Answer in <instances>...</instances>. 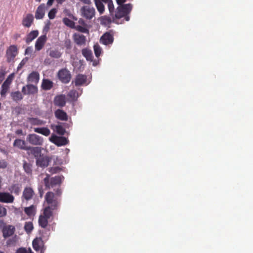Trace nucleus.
I'll return each instance as SVG.
<instances>
[{
	"label": "nucleus",
	"mask_w": 253,
	"mask_h": 253,
	"mask_svg": "<svg viewBox=\"0 0 253 253\" xmlns=\"http://www.w3.org/2000/svg\"><path fill=\"white\" fill-rule=\"evenodd\" d=\"M15 228L14 226L8 225L3 227L2 232L3 237L4 238H8L12 236L15 232Z\"/></svg>",
	"instance_id": "dca6fc26"
},
{
	"label": "nucleus",
	"mask_w": 253,
	"mask_h": 253,
	"mask_svg": "<svg viewBox=\"0 0 253 253\" xmlns=\"http://www.w3.org/2000/svg\"><path fill=\"white\" fill-rule=\"evenodd\" d=\"M23 168H24L25 172L27 173H30L32 172V169H31V168L30 165L27 163H24Z\"/></svg>",
	"instance_id": "09e8293b"
},
{
	"label": "nucleus",
	"mask_w": 253,
	"mask_h": 253,
	"mask_svg": "<svg viewBox=\"0 0 253 253\" xmlns=\"http://www.w3.org/2000/svg\"><path fill=\"white\" fill-rule=\"evenodd\" d=\"M20 34L16 33L14 35L13 38L14 40L16 41L18 39H19L20 37Z\"/></svg>",
	"instance_id": "13d9d810"
},
{
	"label": "nucleus",
	"mask_w": 253,
	"mask_h": 253,
	"mask_svg": "<svg viewBox=\"0 0 253 253\" xmlns=\"http://www.w3.org/2000/svg\"><path fill=\"white\" fill-rule=\"evenodd\" d=\"M49 55L54 58H59L62 55V53L57 49L51 50Z\"/></svg>",
	"instance_id": "58836bf2"
},
{
	"label": "nucleus",
	"mask_w": 253,
	"mask_h": 253,
	"mask_svg": "<svg viewBox=\"0 0 253 253\" xmlns=\"http://www.w3.org/2000/svg\"><path fill=\"white\" fill-rule=\"evenodd\" d=\"M60 170V169L58 167L54 168H50L49 169V171L51 173H56Z\"/></svg>",
	"instance_id": "3c124183"
},
{
	"label": "nucleus",
	"mask_w": 253,
	"mask_h": 253,
	"mask_svg": "<svg viewBox=\"0 0 253 253\" xmlns=\"http://www.w3.org/2000/svg\"><path fill=\"white\" fill-rule=\"evenodd\" d=\"M87 82V76L85 75L78 74L76 76L74 80L72 81V84H74L75 86H81Z\"/></svg>",
	"instance_id": "4468645a"
},
{
	"label": "nucleus",
	"mask_w": 253,
	"mask_h": 253,
	"mask_svg": "<svg viewBox=\"0 0 253 253\" xmlns=\"http://www.w3.org/2000/svg\"><path fill=\"white\" fill-rule=\"evenodd\" d=\"M26 126L28 127V124L31 126H42L45 123V122L39 119L38 118L28 117L27 118Z\"/></svg>",
	"instance_id": "2eb2a0df"
},
{
	"label": "nucleus",
	"mask_w": 253,
	"mask_h": 253,
	"mask_svg": "<svg viewBox=\"0 0 253 253\" xmlns=\"http://www.w3.org/2000/svg\"><path fill=\"white\" fill-rule=\"evenodd\" d=\"M34 227L32 222H26L24 225V229L27 233L29 234L33 230Z\"/></svg>",
	"instance_id": "a19ab883"
},
{
	"label": "nucleus",
	"mask_w": 253,
	"mask_h": 253,
	"mask_svg": "<svg viewBox=\"0 0 253 253\" xmlns=\"http://www.w3.org/2000/svg\"><path fill=\"white\" fill-rule=\"evenodd\" d=\"M45 202L47 206L43 209L47 210L48 211H51L53 213L54 211L58 209L60 205L61 200L52 192H48L45 195Z\"/></svg>",
	"instance_id": "f257e3e1"
},
{
	"label": "nucleus",
	"mask_w": 253,
	"mask_h": 253,
	"mask_svg": "<svg viewBox=\"0 0 253 253\" xmlns=\"http://www.w3.org/2000/svg\"><path fill=\"white\" fill-rule=\"evenodd\" d=\"M39 193L40 197H42L43 194V190L42 186H40L38 187Z\"/></svg>",
	"instance_id": "6e6d98bb"
},
{
	"label": "nucleus",
	"mask_w": 253,
	"mask_h": 253,
	"mask_svg": "<svg viewBox=\"0 0 253 253\" xmlns=\"http://www.w3.org/2000/svg\"><path fill=\"white\" fill-rule=\"evenodd\" d=\"M95 5L99 13L102 14L104 13L105 7L104 4L105 0H94Z\"/></svg>",
	"instance_id": "c756f323"
},
{
	"label": "nucleus",
	"mask_w": 253,
	"mask_h": 253,
	"mask_svg": "<svg viewBox=\"0 0 253 253\" xmlns=\"http://www.w3.org/2000/svg\"><path fill=\"white\" fill-rule=\"evenodd\" d=\"M4 74L1 72H0V83H1V82L3 81V79H4Z\"/></svg>",
	"instance_id": "052dcab7"
},
{
	"label": "nucleus",
	"mask_w": 253,
	"mask_h": 253,
	"mask_svg": "<svg viewBox=\"0 0 253 253\" xmlns=\"http://www.w3.org/2000/svg\"><path fill=\"white\" fill-rule=\"evenodd\" d=\"M65 0H56L57 2L59 4H62Z\"/></svg>",
	"instance_id": "69168bd1"
},
{
	"label": "nucleus",
	"mask_w": 253,
	"mask_h": 253,
	"mask_svg": "<svg viewBox=\"0 0 253 253\" xmlns=\"http://www.w3.org/2000/svg\"><path fill=\"white\" fill-rule=\"evenodd\" d=\"M62 194V191L60 188H58L56 191L55 193L54 194L57 196V197L59 198Z\"/></svg>",
	"instance_id": "5fc2aeb1"
},
{
	"label": "nucleus",
	"mask_w": 253,
	"mask_h": 253,
	"mask_svg": "<svg viewBox=\"0 0 253 253\" xmlns=\"http://www.w3.org/2000/svg\"><path fill=\"white\" fill-rule=\"evenodd\" d=\"M104 3L107 4V6L110 15L113 16L114 13V6L112 0H105Z\"/></svg>",
	"instance_id": "4c0bfd02"
},
{
	"label": "nucleus",
	"mask_w": 253,
	"mask_h": 253,
	"mask_svg": "<svg viewBox=\"0 0 253 253\" xmlns=\"http://www.w3.org/2000/svg\"><path fill=\"white\" fill-rule=\"evenodd\" d=\"M57 77L60 81L63 84L69 83L72 78V75L70 72L66 68L59 70L57 73Z\"/></svg>",
	"instance_id": "39448f33"
},
{
	"label": "nucleus",
	"mask_w": 253,
	"mask_h": 253,
	"mask_svg": "<svg viewBox=\"0 0 253 253\" xmlns=\"http://www.w3.org/2000/svg\"><path fill=\"white\" fill-rule=\"evenodd\" d=\"M54 0H48L47 2V5L48 6H50L52 5L53 3Z\"/></svg>",
	"instance_id": "680f3d73"
},
{
	"label": "nucleus",
	"mask_w": 253,
	"mask_h": 253,
	"mask_svg": "<svg viewBox=\"0 0 253 253\" xmlns=\"http://www.w3.org/2000/svg\"><path fill=\"white\" fill-rule=\"evenodd\" d=\"M74 42L78 45H83L85 44L86 37L82 35L75 33L73 36Z\"/></svg>",
	"instance_id": "f3484780"
},
{
	"label": "nucleus",
	"mask_w": 253,
	"mask_h": 253,
	"mask_svg": "<svg viewBox=\"0 0 253 253\" xmlns=\"http://www.w3.org/2000/svg\"><path fill=\"white\" fill-rule=\"evenodd\" d=\"M38 87L33 84H29L23 86L22 92L23 94H35L38 92Z\"/></svg>",
	"instance_id": "9d476101"
},
{
	"label": "nucleus",
	"mask_w": 253,
	"mask_h": 253,
	"mask_svg": "<svg viewBox=\"0 0 253 253\" xmlns=\"http://www.w3.org/2000/svg\"><path fill=\"white\" fill-rule=\"evenodd\" d=\"M11 193L18 195L21 191V186L19 184H13L8 188Z\"/></svg>",
	"instance_id": "a878e982"
},
{
	"label": "nucleus",
	"mask_w": 253,
	"mask_h": 253,
	"mask_svg": "<svg viewBox=\"0 0 253 253\" xmlns=\"http://www.w3.org/2000/svg\"><path fill=\"white\" fill-rule=\"evenodd\" d=\"M7 163L5 160L0 159V169H5L7 167Z\"/></svg>",
	"instance_id": "8fccbe9b"
},
{
	"label": "nucleus",
	"mask_w": 253,
	"mask_h": 253,
	"mask_svg": "<svg viewBox=\"0 0 253 253\" xmlns=\"http://www.w3.org/2000/svg\"><path fill=\"white\" fill-rule=\"evenodd\" d=\"M14 197L8 192H0V202L4 203H12Z\"/></svg>",
	"instance_id": "9b49d317"
},
{
	"label": "nucleus",
	"mask_w": 253,
	"mask_h": 253,
	"mask_svg": "<svg viewBox=\"0 0 253 253\" xmlns=\"http://www.w3.org/2000/svg\"><path fill=\"white\" fill-rule=\"evenodd\" d=\"M27 59H23L21 62L19 64L18 66V67H17V69L18 70H19L20 69H21V68H22V67L26 64V62L27 61Z\"/></svg>",
	"instance_id": "864d4df0"
},
{
	"label": "nucleus",
	"mask_w": 253,
	"mask_h": 253,
	"mask_svg": "<svg viewBox=\"0 0 253 253\" xmlns=\"http://www.w3.org/2000/svg\"><path fill=\"white\" fill-rule=\"evenodd\" d=\"M47 40L45 35H42L38 38L35 43V49L38 51L41 50L43 47Z\"/></svg>",
	"instance_id": "aec40b11"
},
{
	"label": "nucleus",
	"mask_w": 253,
	"mask_h": 253,
	"mask_svg": "<svg viewBox=\"0 0 253 253\" xmlns=\"http://www.w3.org/2000/svg\"><path fill=\"white\" fill-rule=\"evenodd\" d=\"M28 250H27L26 248L23 247L18 249L16 251V253H28Z\"/></svg>",
	"instance_id": "603ef678"
},
{
	"label": "nucleus",
	"mask_w": 253,
	"mask_h": 253,
	"mask_svg": "<svg viewBox=\"0 0 253 253\" xmlns=\"http://www.w3.org/2000/svg\"><path fill=\"white\" fill-rule=\"evenodd\" d=\"M68 96L72 100H76L79 97V93L76 90L72 89L69 92Z\"/></svg>",
	"instance_id": "ea45409f"
},
{
	"label": "nucleus",
	"mask_w": 253,
	"mask_h": 253,
	"mask_svg": "<svg viewBox=\"0 0 253 253\" xmlns=\"http://www.w3.org/2000/svg\"><path fill=\"white\" fill-rule=\"evenodd\" d=\"M31 50V49L30 47H27L25 50V54H28L29 51Z\"/></svg>",
	"instance_id": "0e129e2a"
},
{
	"label": "nucleus",
	"mask_w": 253,
	"mask_h": 253,
	"mask_svg": "<svg viewBox=\"0 0 253 253\" xmlns=\"http://www.w3.org/2000/svg\"><path fill=\"white\" fill-rule=\"evenodd\" d=\"M55 117L61 121H66L68 117L67 113L62 110L57 109L54 112Z\"/></svg>",
	"instance_id": "b1692460"
},
{
	"label": "nucleus",
	"mask_w": 253,
	"mask_h": 253,
	"mask_svg": "<svg viewBox=\"0 0 253 253\" xmlns=\"http://www.w3.org/2000/svg\"><path fill=\"white\" fill-rule=\"evenodd\" d=\"M28 253H34L32 252V251L31 250V249L30 248H29Z\"/></svg>",
	"instance_id": "338daca9"
},
{
	"label": "nucleus",
	"mask_w": 253,
	"mask_h": 253,
	"mask_svg": "<svg viewBox=\"0 0 253 253\" xmlns=\"http://www.w3.org/2000/svg\"><path fill=\"white\" fill-rule=\"evenodd\" d=\"M46 9L45 5L44 3L41 4L37 8L35 12V18L37 19H42L45 14Z\"/></svg>",
	"instance_id": "6ab92c4d"
},
{
	"label": "nucleus",
	"mask_w": 253,
	"mask_h": 253,
	"mask_svg": "<svg viewBox=\"0 0 253 253\" xmlns=\"http://www.w3.org/2000/svg\"><path fill=\"white\" fill-rule=\"evenodd\" d=\"M18 53V48L15 45H10L6 51L5 56L6 61L8 63H11L14 61V59Z\"/></svg>",
	"instance_id": "6e6552de"
},
{
	"label": "nucleus",
	"mask_w": 253,
	"mask_h": 253,
	"mask_svg": "<svg viewBox=\"0 0 253 253\" xmlns=\"http://www.w3.org/2000/svg\"><path fill=\"white\" fill-rule=\"evenodd\" d=\"M63 21L66 26H68L72 28L74 25V22L68 18H64L63 19Z\"/></svg>",
	"instance_id": "37998d69"
},
{
	"label": "nucleus",
	"mask_w": 253,
	"mask_h": 253,
	"mask_svg": "<svg viewBox=\"0 0 253 253\" xmlns=\"http://www.w3.org/2000/svg\"><path fill=\"white\" fill-rule=\"evenodd\" d=\"M111 19L109 17L104 16L101 17V23L103 24H107L110 23Z\"/></svg>",
	"instance_id": "c03bdc74"
},
{
	"label": "nucleus",
	"mask_w": 253,
	"mask_h": 253,
	"mask_svg": "<svg viewBox=\"0 0 253 253\" xmlns=\"http://www.w3.org/2000/svg\"><path fill=\"white\" fill-rule=\"evenodd\" d=\"M32 245L34 249L36 251H39L41 250L43 245V241L41 238H35L32 242Z\"/></svg>",
	"instance_id": "393cba45"
},
{
	"label": "nucleus",
	"mask_w": 253,
	"mask_h": 253,
	"mask_svg": "<svg viewBox=\"0 0 253 253\" xmlns=\"http://www.w3.org/2000/svg\"><path fill=\"white\" fill-rule=\"evenodd\" d=\"M63 176H55L53 177H50L48 174H46V176L43 179V182L46 189L53 188L56 185L59 186L62 182Z\"/></svg>",
	"instance_id": "7ed1b4c3"
},
{
	"label": "nucleus",
	"mask_w": 253,
	"mask_h": 253,
	"mask_svg": "<svg viewBox=\"0 0 253 253\" xmlns=\"http://www.w3.org/2000/svg\"><path fill=\"white\" fill-rule=\"evenodd\" d=\"M34 19V18L33 14L31 13L27 14L22 19V25L24 27L29 28L33 23Z\"/></svg>",
	"instance_id": "4be33fe9"
},
{
	"label": "nucleus",
	"mask_w": 253,
	"mask_h": 253,
	"mask_svg": "<svg viewBox=\"0 0 253 253\" xmlns=\"http://www.w3.org/2000/svg\"><path fill=\"white\" fill-rule=\"evenodd\" d=\"M35 195L33 189L30 187H26L24 189L22 196V199L26 201L31 200Z\"/></svg>",
	"instance_id": "f8f14e48"
},
{
	"label": "nucleus",
	"mask_w": 253,
	"mask_h": 253,
	"mask_svg": "<svg viewBox=\"0 0 253 253\" xmlns=\"http://www.w3.org/2000/svg\"><path fill=\"white\" fill-rule=\"evenodd\" d=\"M50 140L57 146L65 145L68 143V139L63 136H54L52 137Z\"/></svg>",
	"instance_id": "ddd939ff"
},
{
	"label": "nucleus",
	"mask_w": 253,
	"mask_h": 253,
	"mask_svg": "<svg viewBox=\"0 0 253 253\" xmlns=\"http://www.w3.org/2000/svg\"><path fill=\"white\" fill-rule=\"evenodd\" d=\"M13 146L17 147L21 150H27L29 147L26 146V143L24 140L16 139L13 143Z\"/></svg>",
	"instance_id": "cd10ccee"
},
{
	"label": "nucleus",
	"mask_w": 253,
	"mask_h": 253,
	"mask_svg": "<svg viewBox=\"0 0 253 253\" xmlns=\"http://www.w3.org/2000/svg\"><path fill=\"white\" fill-rule=\"evenodd\" d=\"M27 80L29 82L37 83L39 81V74L37 72H32L28 77Z\"/></svg>",
	"instance_id": "7c9ffc66"
},
{
	"label": "nucleus",
	"mask_w": 253,
	"mask_h": 253,
	"mask_svg": "<svg viewBox=\"0 0 253 253\" xmlns=\"http://www.w3.org/2000/svg\"><path fill=\"white\" fill-rule=\"evenodd\" d=\"M27 150L28 151L29 154L34 156L36 159L42 155V149L41 147L29 146Z\"/></svg>",
	"instance_id": "5701e85b"
},
{
	"label": "nucleus",
	"mask_w": 253,
	"mask_h": 253,
	"mask_svg": "<svg viewBox=\"0 0 253 253\" xmlns=\"http://www.w3.org/2000/svg\"><path fill=\"white\" fill-rule=\"evenodd\" d=\"M34 131L46 136H48L50 133V130L47 127H45L35 128Z\"/></svg>",
	"instance_id": "f704fd0d"
},
{
	"label": "nucleus",
	"mask_w": 253,
	"mask_h": 253,
	"mask_svg": "<svg viewBox=\"0 0 253 253\" xmlns=\"http://www.w3.org/2000/svg\"><path fill=\"white\" fill-rule=\"evenodd\" d=\"M82 16L87 20L91 19L94 17L95 10L94 7L88 5L83 6L81 8Z\"/></svg>",
	"instance_id": "423d86ee"
},
{
	"label": "nucleus",
	"mask_w": 253,
	"mask_h": 253,
	"mask_svg": "<svg viewBox=\"0 0 253 253\" xmlns=\"http://www.w3.org/2000/svg\"><path fill=\"white\" fill-rule=\"evenodd\" d=\"M126 1V0H116L117 3L119 5V6L124 5V3Z\"/></svg>",
	"instance_id": "4d7b16f0"
},
{
	"label": "nucleus",
	"mask_w": 253,
	"mask_h": 253,
	"mask_svg": "<svg viewBox=\"0 0 253 253\" xmlns=\"http://www.w3.org/2000/svg\"><path fill=\"white\" fill-rule=\"evenodd\" d=\"M39 35V32L38 30H33L30 33H29L26 38V42L27 43L31 42L32 41H33L35 39H36Z\"/></svg>",
	"instance_id": "2f4dec72"
},
{
	"label": "nucleus",
	"mask_w": 253,
	"mask_h": 253,
	"mask_svg": "<svg viewBox=\"0 0 253 253\" xmlns=\"http://www.w3.org/2000/svg\"><path fill=\"white\" fill-rule=\"evenodd\" d=\"M15 133L17 134H22V129H17Z\"/></svg>",
	"instance_id": "e2e57ef3"
},
{
	"label": "nucleus",
	"mask_w": 253,
	"mask_h": 253,
	"mask_svg": "<svg viewBox=\"0 0 253 253\" xmlns=\"http://www.w3.org/2000/svg\"><path fill=\"white\" fill-rule=\"evenodd\" d=\"M53 87V82L48 79H43L42 84V87L45 90H50Z\"/></svg>",
	"instance_id": "72a5a7b5"
},
{
	"label": "nucleus",
	"mask_w": 253,
	"mask_h": 253,
	"mask_svg": "<svg viewBox=\"0 0 253 253\" xmlns=\"http://www.w3.org/2000/svg\"><path fill=\"white\" fill-rule=\"evenodd\" d=\"M132 5L130 3L118 6L116 9L115 14L112 16L113 21L117 22V20L124 17V19L126 21H128L130 19L129 15L132 10Z\"/></svg>",
	"instance_id": "f03ea898"
},
{
	"label": "nucleus",
	"mask_w": 253,
	"mask_h": 253,
	"mask_svg": "<svg viewBox=\"0 0 253 253\" xmlns=\"http://www.w3.org/2000/svg\"><path fill=\"white\" fill-rule=\"evenodd\" d=\"M49 161L48 157L41 155L36 159V164L38 167L45 168L48 166Z\"/></svg>",
	"instance_id": "412c9836"
},
{
	"label": "nucleus",
	"mask_w": 253,
	"mask_h": 253,
	"mask_svg": "<svg viewBox=\"0 0 253 253\" xmlns=\"http://www.w3.org/2000/svg\"><path fill=\"white\" fill-rule=\"evenodd\" d=\"M114 36L113 30L106 32L100 37V42L106 45L112 44L114 42Z\"/></svg>",
	"instance_id": "0eeeda50"
},
{
	"label": "nucleus",
	"mask_w": 253,
	"mask_h": 253,
	"mask_svg": "<svg viewBox=\"0 0 253 253\" xmlns=\"http://www.w3.org/2000/svg\"><path fill=\"white\" fill-rule=\"evenodd\" d=\"M27 141L33 145H42L43 142V138L35 133L28 135Z\"/></svg>",
	"instance_id": "1a4fd4ad"
},
{
	"label": "nucleus",
	"mask_w": 253,
	"mask_h": 253,
	"mask_svg": "<svg viewBox=\"0 0 253 253\" xmlns=\"http://www.w3.org/2000/svg\"><path fill=\"white\" fill-rule=\"evenodd\" d=\"M52 128L59 135H63L65 133V129L61 125L52 126Z\"/></svg>",
	"instance_id": "c9c22d12"
},
{
	"label": "nucleus",
	"mask_w": 253,
	"mask_h": 253,
	"mask_svg": "<svg viewBox=\"0 0 253 253\" xmlns=\"http://www.w3.org/2000/svg\"><path fill=\"white\" fill-rule=\"evenodd\" d=\"M10 96L12 99L15 102L21 101L23 98L22 93L19 91L11 92Z\"/></svg>",
	"instance_id": "473e14b6"
},
{
	"label": "nucleus",
	"mask_w": 253,
	"mask_h": 253,
	"mask_svg": "<svg viewBox=\"0 0 253 253\" xmlns=\"http://www.w3.org/2000/svg\"><path fill=\"white\" fill-rule=\"evenodd\" d=\"M11 82L6 79L2 84L1 86L0 94L2 97H5L6 94L9 88Z\"/></svg>",
	"instance_id": "bb28decb"
},
{
	"label": "nucleus",
	"mask_w": 253,
	"mask_h": 253,
	"mask_svg": "<svg viewBox=\"0 0 253 253\" xmlns=\"http://www.w3.org/2000/svg\"><path fill=\"white\" fill-rule=\"evenodd\" d=\"M66 96L64 94L57 95L54 99V105L60 107H64L66 104Z\"/></svg>",
	"instance_id": "a211bd4d"
},
{
	"label": "nucleus",
	"mask_w": 253,
	"mask_h": 253,
	"mask_svg": "<svg viewBox=\"0 0 253 253\" xmlns=\"http://www.w3.org/2000/svg\"><path fill=\"white\" fill-rule=\"evenodd\" d=\"M53 215L51 211H48L47 210H43V213L39 216L38 222L39 225L43 228H45L48 225V219Z\"/></svg>",
	"instance_id": "20e7f679"
},
{
	"label": "nucleus",
	"mask_w": 253,
	"mask_h": 253,
	"mask_svg": "<svg viewBox=\"0 0 253 253\" xmlns=\"http://www.w3.org/2000/svg\"><path fill=\"white\" fill-rule=\"evenodd\" d=\"M76 29L77 31L84 33H88V30L85 27H83L82 26L78 25L76 27Z\"/></svg>",
	"instance_id": "49530a36"
},
{
	"label": "nucleus",
	"mask_w": 253,
	"mask_h": 253,
	"mask_svg": "<svg viewBox=\"0 0 253 253\" xmlns=\"http://www.w3.org/2000/svg\"><path fill=\"white\" fill-rule=\"evenodd\" d=\"M6 209L2 206L0 205V217L5 216L6 215Z\"/></svg>",
	"instance_id": "de8ad7c7"
},
{
	"label": "nucleus",
	"mask_w": 253,
	"mask_h": 253,
	"mask_svg": "<svg viewBox=\"0 0 253 253\" xmlns=\"http://www.w3.org/2000/svg\"><path fill=\"white\" fill-rule=\"evenodd\" d=\"M25 213L29 217L34 215L36 212L35 207L34 205H31L29 207L24 209Z\"/></svg>",
	"instance_id": "e433bc0d"
},
{
	"label": "nucleus",
	"mask_w": 253,
	"mask_h": 253,
	"mask_svg": "<svg viewBox=\"0 0 253 253\" xmlns=\"http://www.w3.org/2000/svg\"><path fill=\"white\" fill-rule=\"evenodd\" d=\"M80 0L82 2H83V3H84L85 4H90L91 3V0Z\"/></svg>",
	"instance_id": "bf43d9fd"
},
{
	"label": "nucleus",
	"mask_w": 253,
	"mask_h": 253,
	"mask_svg": "<svg viewBox=\"0 0 253 253\" xmlns=\"http://www.w3.org/2000/svg\"><path fill=\"white\" fill-rule=\"evenodd\" d=\"M93 49L95 56L97 57H99L102 52V48L100 45L98 43L94 44L93 46Z\"/></svg>",
	"instance_id": "79ce46f5"
},
{
	"label": "nucleus",
	"mask_w": 253,
	"mask_h": 253,
	"mask_svg": "<svg viewBox=\"0 0 253 253\" xmlns=\"http://www.w3.org/2000/svg\"><path fill=\"white\" fill-rule=\"evenodd\" d=\"M82 55L86 58V60L92 61L93 56L92 51L88 48H84L82 50Z\"/></svg>",
	"instance_id": "c85d7f7f"
},
{
	"label": "nucleus",
	"mask_w": 253,
	"mask_h": 253,
	"mask_svg": "<svg viewBox=\"0 0 253 253\" xmlns=\"http://www.w3.org/2000/svg\"><path fill=\"white\" fill-rule=\"evenodd\" d=\"M0 253H5L4 252L0 250Z\"/></svg>",
	"instance_id": "774afa93"
},
{
	"label": "nucleus",
	"mask_w": 253,
	"mask_h": 253,
	"mask_svg": "<svg viewBox=\"0 0 253 253\" xmlns=\"http://www.w3.org/2000/svg\"><path fill=\"white\" fill-rule=\"evenodd\" d=\"M57 10L55 8H52L51 9L48 14V16L50 19H53L55 18Z\"/></svg>",
	"instance_id": "a18cd8bd"
}]
</instances>
